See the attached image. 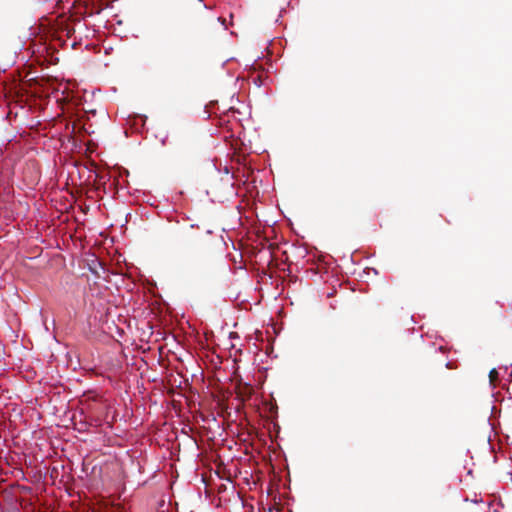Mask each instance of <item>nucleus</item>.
I'll return each instance as SVG.
<instances>
[{
  "mask_svg": "<svg viewBox=\"0 0 512 512\" xmlns=\"http://www.w3.org/2000/svg\"><path fill=\"white\" fill-rule=\"evenodd\" d=\"M213 240L211 231L194 225L183 228L178 236L180 247L187 253L209 251L213 246Z\"/></svg>",
  "mask_w": 512,
  "mask_h": 512,
  "instance_id": "f257e3e1",
  "label": "nucleus"
},
{
  "mask_svg": "<svg viewBox=\"0 0 512 512\" xmlns=\"http://www.w3.org/2000/svg\"><path fill=\"white\" fill-rule=\"evenodd\" d=\"M252 389L248 386H245L243 390H239L238 395L242 399V401H245L248 399L251 395Z\"/></svg>",
  "mask_w": 512,
  "mask_h": 512,
  "instance_id": "f03ea898",
  "label": "nucleus"
},
{
  "mask_svg": "<svg viewBox=\"0 0 512 512\" xmlns=\"http://www.w3.org/2000/svg\"><path fill=\"white\" fill-rule=\"evenodd\" d=\"M498 371L496 369H492L490 372H489V379H490V383L493 384L494 386L496 385V381L498 379Z\"/></svg>",
  "mask_w": 512,
  "mask_h": 512,
  "instance_id": "7ed1b4c3",
  "label": "nucleus"
}]
</instances>
